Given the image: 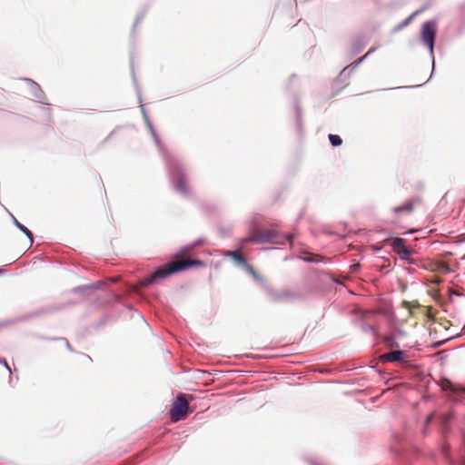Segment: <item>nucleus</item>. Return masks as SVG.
I'll list each match as a JSON object with an SVG mask.
<instances>
[{"label": "nucleus", "mask_w": 465, "mask_h": 465, "mask_svg": "<svg viewBox=\"0 0 465 465\" xmlns=\"http://www.w3.org/2000/svg\"><path fill=\"white\" fill-rule=\"evenodd\" d=\"M405 352L403 351H391L381 355L380 360L382 362L401 361L404 359Z\"/></svg>", "instance_id": "6"}, {"label": "nucleus", "mask_w": 465, "mask_h": 465, "mask_svg": "<svg viewBox=\"0 0 465 465\" xmlns=\"http://www.w3.org/2000/svg\"><path fill=\"white\" fill-rule=\"evenodd\" d=\"M402 305H403L404 308H407V309H411V308L419 307V303L417 302H407V301H404Z\"/></svg>", "instance_id": "16"}, {"label": "nucleus", "mask_w": 465, "mask_h": 465, "mask_svg": "<svg viewBox=\"0 0 465 465\" xmlns=\"http://www.w3.org/2000/svg\"><path fill=\"white\" fill-rule=\"evenodd\" d=\"M417 14V12H415L414 14H412L409 18H407L404 22H403V25H406L409 24V22L412 19V17Z\"/></svg>", "instance_id": "18"}, {"label": "nucleus", "mask_w": 465, "mask_h": 465, "mask_svg": "<svg viewBox=\"0 0 465 465\" xmlns=\"http://www.w3.org/2000/svg\"><path fill=\"white\" fill-rule=\"evenodd\" d=\"M193 399V395L180 393L173 401L169 414L173 422L184 420L189 413V401Z\"/></svg>", "instance_id": "2"}, {"label": "nucleus", "mask_w": 465, "mask_h": 465, "mask_svg": "<svg viewBox=\"0 0 465 465\" xmlns=\"http://www.w3.org/2000/svg\"><path fill=\"white\" fill-rule=\"evenodd\" d=\"M411 251L406 247L403 250L397 252V254L401 257L402 260H409L411 256Z\"/></svg>", "instance_id": "15"}, {"label": "nucleus", "mask_w": 465, "mask_h": 465, "mask_svg": "<svg viewBox=\"0 0 465 465\" xmlns=\"http://www.w3.org/2000/svg\"><path fill=\"white\" fill-rule=\"evenodd\" d=\"M254 242V243H283L282 241L278 239V234L274 230L256 231L253 232L249 237L242 239V242Z\"/></svg>", "instance_id": "3"}, {"label": "nucleus", "mask_w": 465, "mask_h": 465, "mask_svg": "<svg viewBox=\"0 0 465 465\" xmlns=\"http://www.w3.org/2000/svg\"><path fill=\"white\" fill-rule=\"evenodd\" d=\"M435 35L436 23L434 21H428L424 23L421 29V38L430 52L433 51Z\"/></svg>", "instance_id": "4"}, {"label": "nucleus", "mask_w": 465, "mask_h": 465, "mask_svg": "<svg viewBox=\"0 0 465 465\" xmlns=\"http://www.w3.org/2000/svg\"><path fill=\"white\" fill-rule=\"evenodd\" d=\"M15 224L23 232H25L27 237L30 239L31 242H33V234L32 232L22 223H20L15 218L14 219Z\"/></svg>", "instance_id": "12"}, {"label": "nucleus", "mask_w": 465, "mask_h": 465, "mask_svg": "<svg viewBox=\"0 0 465 465\" xmlns=\"http://www.w3.org/2000/svg\"><path fill=\"white\" fill-rule=\"evenodd\" d=\"M224 255L232 258V260H234L235 262H237L240 265H242L244 268H246V265H248L246 259L242 256L240 250L228 251L225 252Z\"/></svg>", "instance_id": "8"}, {"label": "nucleus", "mask_w": 465, "mask_h": 465, "mask_svg": "<svg viewBox=\"0 0 465 465\" xmlns=\"http://www.w3.org/2000/svg\"><path fill=\"white\" fill-rule=\"evenodd\" d=\"M385 341L390 347H399L398 343L394 341L392 337L386 338Z\"/></svg>", "instance_id": "17"}, {"label": "nucleus", "mask_w": 465, "mask_h": 465, "mask_svg": "<svg viewBox=\"0 0 465 465\" xmlns=\"http://www.w3.org/2000/svg\"><path fill=\"white\" fill-rule=\"evenodd\" d=\"M173 183L174 184L175 189L183 194L188 193V186L183 173H176L173 177Z\"/></svg>", "instance_id": "7"}, {"label": "nucleus", "mask_w": 465, "mask_h": 465, "mask_svg": "<svg viewBox=\"0 0 465 465\" xmlns=\"http://www.w3.org/2000/svg\"><path fill=\"white\" fill-rule=\"evenodd\" d=\"M328 138L332 146H340L342 143L341 138L337 134H329Z\"/></svg>", "instance_id": "14"}, {"label": "nucleus", "mask_w": 465, "mask_h": 465, "mask_svg": "<svg viewBox=\"0 0 465 465\" xmlns=\"http://www.w3.org/2000/svg\"><path fill=\"white\" fill-rule=\"evenodd\" d=\"M302 260L307 262H320L323 261V257L319 254L307 253L302 257Z\"/></svg>", "instance_id": "10"}, {"label": "nucleus", "mask_w": 465, "mask_h": 465, "mask_svg": "<svg viewBox=\"0 0 465 465\" xmlns=\"http://www.w3.org/2000/svg\"><path fill=\"white\" fill-rule=\"evenodd\" d=\"M203 265V262L201 260L177 256L173 261L158 268L150 276L143 279L140 282V284L143 287H146L158 279H163L169 275L185 271L191 267H199Z\"/></svg>", "instance_id": "1"}, {"label": "nucleus", "mask_w": 465, "mask_h": 465, "mask_svg": "<svg viewBox=\"0 0 465 465\" xmlns=\"http://www.w3.org/2000/svg\"><path fill=\"white\" fill-rule=\"evenodd\" d=\"M391 247L396 253L406 248L405 240L402 238H394L391 242Z\"/></svg>", "instance_id": "9"}, {"label": "nucleus", "mask_w": 465, "mask_h": 465, "mask_svg": "<svg viewBox=\"0 0 465 465\" xmlns=\"http://www.w3.org/2000/svg\"><path fill=\"white\" fill-rule=\"evenodd\" d=\"M246 272L250 273L256 281L262 282V277L250 264L246 265Z\"/></svg>", "instance_id": "13"}, {"label": "nucleus", "mask_w": 465, "mask_h": 465, "mask_svg": "<svg viewBox=\"0 0 465 465\" xmlns=\"http://www.w3.org/2000/svg\"><path fill=\"white\" fill-rule=\"evenodd\" d=\"M420 203V197H414L412 199L408 200L403 204L394 207L392 211L397 216H400L401 213H411L414 211L415 207L419 205Z\"/></svg>", "instance_id": "5"}, {"label": "nucleus", "mask_w": 465, "mask_h": 465, "mask_svg": "<svg viewBox=\"0 0 465 465\" xmlns=\"http://www.w3.org/2000/svg\"><path fill=\"white\" fill-rule=\"evenodd\" d=\"M441 387L443 390H450L452 391H457L459 390L457 386L448 379H444L441 381Z\"/></svg>", "instance_id": "11"}]
</instances>
